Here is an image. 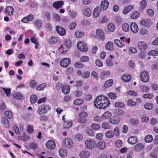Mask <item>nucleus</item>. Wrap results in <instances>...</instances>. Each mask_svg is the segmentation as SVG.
I'll return each mask as SVG.
<instances>
[{
    "label": "nucleus",
    "mask_w": 158,
    "mask_h": 158,
    "mask_svg": "<svg viewBox=\"0 0 158 158\" xmlns=\"http://www.w3.org/2000/svg\"><path fill=\"white\" fill-rule=\"evenodd\" d=\"M102 97L103 96H99L97 97L94 102V105L97 108L101 109L102 107Z\"/></svg>",
    "instance_id": "obj_1"
},
{
    "label": "nucleus",
    "mask_w": 158,
    "mask_h": 158,
    "mask_svg": "<svg viewBox=\"0 0 158 158\" xmlns=\"http://www.w3.org/2000/svg\"><path fill=\"white\" fill-rule=\"evenodd\" d=\"M88 116V114L86 112L81 111L79 114L78 122L81 123H84L86 122V118Z\"/></svg>",
    "instance_id": "obj_2"
},
{
    "label": "nucleus",
    "mask_w": 158,
    "mask_h": 158,
    "mask_svg": "<svg viewBox=\"0 0 158 158\" xmlns=\"http://www.w3.org/2000/svg\"><path fill=\"white\" fill-rule=\"evenodd\" d=\"M97 37L102 40H103L105 37V34L102 30L98 29L96 32Z\"/></svg>",
    "instance_id": "obj_3"
},
{
    "label": "nucleus",
    "mask_w": 158,
    "mask_h": 158,
    "mask_svg": "<svg viewBox=\"0 0 158 158\" xmlns=\"http://www.w3.org/2000/svg\"><path fill=\"white\" fill-rule=\"evenodd\" d=\"M45 145L48 149L52 150L54 149L56 146V143L52 140H49L46 143Z\"/></svg>",
    "instance_id": "obj_4"
},
{
    "label": "nucleus",
    "mask_w": 158,
    "mask_h": 158,
    "mask_svg": "<svg viewBox=\"0 0 158 158\" xmlns=\"http://www.w3.org/2000/svg\"><path fill=\"white\" fill-rule=\"evenodd\" d=\"M56 29L57 32L60 35L63 36L65 35L66 30L63 27L60 26H57L56 27Z\"/></svg>",
    "instance_id": "obj_5"
},
{
    "label": "nucleus",
    "mask_w": 158,
    "mask_h": 158,
    "mask_svg": "<svg viewBox=\"0 0 158 158\" xmlns=\"http://www.w3.org/2000/svg\"><path fill=\"white\" fill-rule=\"evenodd\" d=\"M140 77L141 80L143 82H146L149 80V76L146 71H143L140 74Z\"/></svg>",
    "instance_id": "obj_6"
},
{
    "label": "nucleus",
    "mask_w": 158,
    "mask_h": 158,
    "mask_svg": "<svg viewBox=\"0 0 158 158\" xmlns=\"http://www.w3.org/2000/svg\"><path fill=\"white\" fill-rule=\"evenodd\" d=\"M138 48L140 50H142V52L141 54H142V56H143L144 53L142 51L145 50L147 48V45L145 43L143 42H139L138 44Z\"/></svg>",
    "instance_id": "obj_7"
},
{
    "label": "nucleus",
    "mask_w": 158,
    "mask_h": 158,
    "mask_svg": "<svg viewBox=\"0 0 158 158\" xmlns=\"http://www.w3.org/2000/svg\"><path fill=\"white\" fill-rule=\"evenodd\" d=\"M77 48L80 51L85 52L88 50V48L85 44L81 41H80L77 44Z\"/></svg>",
    "instance_id": "obj_8"
},
{
    "label": "nucleus",
    "mask_w": 158,
    "mask_h": 158,
    "mask_svg": "<svg viewBox=\"0 0 158 158\" xmlns=\"http://www.w3.org/2000/svg\"><path fill=\"white\" fill-rule=\"evenodd\" d=\"M71 60L69 58H64L60 61V65L63 67H66L70 63Z\"/></svg>",
    "instance_id": "obj_9"
},
{
    "label": "nucleus",
    "mask_w": 158,
    "mask_h": 158,
    "mask_svg": "<svg viewBox=\"0 0 158 158\" xmlns=\"http://www.w3.org/2000/svg\"><path fill=\"white\" fill-rule=\"evenodd\" d=\"M95 142L92 139L87 140L85 142V146L89 149L93 148L94 146Z\"/></svg>",
    "instance_id": "obj_10"
},
{
    "label": "nucleus",
    "mask_w": 158,
    "mask_h": 158,
    "mask_svg": "<svg viewBox=\"0 0 158 158\" xmlns=\"http://www.w3.org/2000/svg\"><path fill=\"white\" fill-rule=\"evenodd\" d=\"M34 16L32 14H30L26 17L23 18L22 20V22L24 23H27L29 21H32L34 19Z\"/></svg>",
    "instance_id": "obj_11"
},
{
    "label": "nucleus",
    "mask_w": 158,
    "mask_h": 158,
    "mask_svg": "<svg viewBox=\"0 0 158 158\" xmlns=\"http://www.w3.org/2000/svg\"><path fill=\"white\" fill-rule=\"evenodd\" d=\"M140 24L146 27H148L152 24L151 20L149 19L142 20L140 22Z\"/></svg>",
    "instance_id": "obj_12"
},
{
    "label": "nucleus",
    "mask_w": 158,
    "mask_h": 158,
    "mask_svg": "<svg viewBox=\"0 0 158 158\" xmlns=\"http://www.w3.org/2000/svg\"><path fill=\"white\" fill-rule=\"evenodd\" d=\"M102 107L101 109H105L107 107L110 105V103L107 97H104L102 101Z\"/></svg>",
    "instance_id": "obj_13"
},
{
    "label": "nucleus",
    "mask_w": 158,
    "mask_h": 158,
    "mask_svg": "<svg viewBox=\"0 0 158 158\" xmlns=\"http://www.w3.org/2000/svg\"><path fill=\"white\" fill-rule=\"evenodd\" d=\"M130 28L132 32L134 33H137L138 31V28L137 25L135 23H132L131 24Z\"/></svg>",
    "instance_id": "obj_14"
},
{
    "label": "nucleus",
    "mask_w": 158,
    "mask_h": 158,
    "mask_svg": "<svg viewBox=\"0 0 158 158\" xmlns=\"http://www.w3.org/2000/svg\"><path fill=\"white\" fill-rule=\"evenodd\" d=\"M1 121L4 126L7 128H8L10 127V124L9 121L6 117H2L1 118Z\"/></svg>",
    "instance_id": "obj_15"
},
{
    "label": "nucleus",
    "mask_w": 158,
    "mask_h": 158,
    "mask_svg": "<svg viewBox=\"0 0 158 158\" xmlns=\"http://www.w3.org/2000/svg\"><path fill=\"white\" fill-rule=\"evenodd\" d=\"M90 155V153L89 152L83 151L80 152L79 156L81 158H87Z\"/></svg>",
    "instance_id": "obj_16"
},
{
    "label": "nucleus",
    "mask_w": 158,
    "mask_h": 158,
    "mask_svg": "<svg viewBox=\"0 0 158 158\" xmlns=\"http://www.w3.org/2000/svg\"><path fill=\"white\" fill-rule=\"evenodd\" d=\"M128 143L131 144H134L137 142V138L136 136L129 137L127 140Z\"/></svg>",
    "instance_id": "obj_17"
},
{
    "label": "nucleus",
    "mask_w": 158,
    "mask_h": 158,
    "mask_svg": "<svg viewBox=\"0 0 158 158\" xmlns=\"http://www.w3.org/2000/svg\"><path fill=\"white\" fill-rule=\"evenodd\" d=\"M144 148V146L142 143H138L136 144L134 147V150L137 152H139L143 149Z\"/></svg>",
    "instance_id": "obj_18"
},
{
    "label": "nucleus",
    "mask_w": 158,
    "mask_h": 158,
    "mask_svg": "<svg viewBox=\"0 0 158 158\" xmlns=\"http://www.w3.org/2000/svg\"><path fill=\"white\" fill-rule=\"evenodd\" d=\"M14 8L11 6H8L6 9V13L9 16H11L13 14Z\"/></svg>",
    "instance_id": "obj_19"
},
{
    "label": "nucleus",
    "mask_w": 158,
    "mask_h": 158,
    "mask_svg": "<svg viewBox=\"0 0 158 158\" xmlns=\"http://www.w3.org/2000/svg\"><path fill=\"white\" fill-rule=\"evenodd\" d=\"M109 3L107 0H104L102 2L101 4V9L104 10H106L108 8Z\"/></svg>",
    "instance_id": "obj_20"
},
{
    "label": "nucleus",
    "mask_w": 158,
    "mask_h": 158,
    "mask_svg": "<svg viewBox=\"0 0 158 158\" xmlns=\"http://www.w3.org/2000/svg\"><path fill=\"white\" fill-rule=\"evenodd\" d=\"M13 97L14 98L21 100L24 98L23 95L19 92H17L13 95Z\"/></svg>",
    "instance_id": "obj_21"
},
{
    "label": "nucleus",
    "mask_w": 158,
    "mask_h": 158,
    "mask_svg": "<svg viewBox=\"0 0 158 158\" xmlns=\"http://www.w3.org/2000/svg\"><path fill=\"white\" fill-rule=\"evenodd\" d=\"M63 4L64 2L63 1H57L53 3V6L56 9H58L62 7Z\"/></svg>",
    "instance_id": "obj_22"
},
{
    "label": "nucleus",
    "mask_w": 158,
    "mask_h": 158,
    "mask_svg": "<svg viewBox=\"0 0 158 158\" xmlns=\"http://www.w3.org/2000/svg\"><path fill=\"white\" fill-rule=\"evenodd\" d=\"M96 147L100 150H103L106 147V143L105 142L101 141L98 142L96 145Z\"/></svg>",
    "instance_id": "obj_23"
},
{
    "label": "nucleus",
    "mask_w": 158,
    "mask_h": 158,
    "mask_svg": "<svg viewBox=\"0 0 158 158\" xmlns=\"http://www.w3.org/2000/svg\"><path fill=\"white\" fill-rule=\"evenodd\" d=\"M59 153L61 157H64L67 155V152L65 149L62 148L59 150Z\"/></svg>",
    "instance_id": "obj_24"
},
{
    "label": "nucleus",
    "mask_w": 158,
    "mask_h": 158,
    "mask_svg": "<svg viewBox=\"0 0 158 158\" xmlns=\"http://www.w3.org/2000/svg\"><path fill=\"white\" fill-rule=\"evenodd\" d=\"M83 14L86 16L89 17L91 15V11L89 8H85L83 10Z\"/></svg>",
    "instance_id": "obj_25"
},
{
    "label": "nucleus",
    "mask_w": 158,
    "mask_h": 158,
    "mask_svg": "<svg viewBox=\"0 0 158 158\" xmlns=\"http://www.w3.org/2000/svg\"><path fill=\"white\" fill-rule=\"evenodd\" d=\"M38 100L37 96L35 94H32L30 97V101L31 104H34Z\"/></svg>",
    "instance_id": "obj_26"
},
{
    "label": "nucleus",
    "mask_w": 158,
    "mask_h": 158,
    "mask_svg": "<svg viewBox=\"0 0 158 158\" xmlns=\"http://www.w3.org/2000/svg\"><path fill=\"white\" fill-rule=\"evenodd\" d=\"M64 144L66 146L69 147L73 144V142L72 140L69 138L65 139L64 140Z\"/></svg>",
    "instance_id": "obj_27"
},
{
    "label": "nucleus",
    "mask_w": 158,
    "mask_h": 158,
    "mask_svg": "<svg viewBox=\"0 0 158 158\" xmlns=\"http://www.w3.org/2000/svg\"><path fill=\"white\" fill-rule=\"evenodd\" d=\"M42 24V22L40 20H36L34 22L35 25L38 29L41 27Z\"/></svg>",
    "instance_id": "obj_28"
},
{
    "label": "nucleus",
    "mask_w": 158,
    "mask_h": 158,
    "mask_svg": "<svg viewBox=\"0 0 158 158\" xmlns=\"http://www.w3.org/2000/svg\"><path fill=\"white\" fill-rule=\"evenodd\" d=\"M62 89L63 93L65 94H67L69 92L70 89L69 86H64Z\"/></svg>",
    "instance_id": "obj_29"
},
{
    "label": "nucleus",
    "mask_w": 158,
    "mask_h": 158,
    "mask_svg": "<svg viewBox=\"0 0 158 158\" xmlns=\"http://www.w3.org/2000/svg\"><path fill=\"white\" fill-rule=\"evenodd\" d=\"M133 8V6H132L131 5L128 6L126 7L124 10L123 11V13L124 14H127Z\"/></svg>",
    "instance_id": "obj_30"
},
{
    "label": "nucleus",
    "mask_w": 158,
    "mask_h": 158,
    "mask_svg": "<svg viewBox=\"0 0 158 158\" xmlns=\"http://www.w3.org/2000/svg\"><path fill=\"white\" fill-rule=\"evenodd\" d=\"M106 48L109 50H111L113 49V44L111 41H108L106 45Z\"/></svg>",
    "instance_id": "obj_31"
},
{
    "label": "nucleus",
    "mask_w": 158,
    "mask_h": 158,
    "mask_svg": "<svg viewBox=\"0 0 158 158\" xmlns=\"http://www.w3.org/2000/svg\"><path fill=\"white\" fill-rule=\"evenodd\" d=\"M144 140L146 143H150L152 141V136L151 135H148L145 137Z\"/></svg>",
    "instance_id": "obj_32"
},
{
    "label": "nucleus",
    "mask_w": 158,
    "mask_h": 158,
    "mask_svg": "<svg viewBox=\"0 0 158 158\" xmlns=\"http://www.w3.org/2000/svg\"><path fill=\"white\" fill-rule=\"evenodd\" d=\"M113 84V80L112 79L109 80L105 82L104 84V86L106 87H110Z\"/></svg>",
    "instance_id": "obj_33"
},
{
    "label": "nucleus",
    "mask_w": 158,
    "mask_h": 158,
    "mask_svg": "<svg viewBox=\"0 0 158 158\" xmlns=\"http://www.w3.org/2000/svg\"><path fill=\"white\" fill-rule=\"evenodd\" d=\"M111 115V113L109 111L105 112L102 116L103 119H107L110 118Z\"/></svg>",
    "instance_id": "obj_34"
},
{
    "label": "nucleus",
    "mask_w": 158,
    "mask_h": 158,
    "mask_svg": "<svg viewBox=\"0 0 158 158\" xmlns=\"http://www.w3.org/2000/svg\"><path fill=\"white\" fill-rule=\"evenodd\" d=\"M102 127L105 129H109L111 126L109 123L108 122L103 123L102 125Z\"/></svg>",
    "instance_id": "obj_35"
},
{
    "label": "nucleus",
    "mask_w": 158,
    "mask_h": 158,
    "mask_svg": "<svg viewBox=\"0 0 158 158\" xmlns=\"http://www.w3.org/2000/svg\"><path fill=\"white\" fill-rule=\"evenodd\" d=\"M100 9L99 7H97L94 9L93 12L94 16L95 17H97L99 15L100 12Z\"/></svg>",
    "instance_id": "obj_36"
},
{
    "label": "nucleus",
    "mask_w": 158,
    "mask_h": 158,
    "mask_svg": "<svg viewBox=\"0 0 158 158\" xmlns=\"http://www.w3.org/2000/svg\"><path fill=\"white\" fill-rule=\"evenodd\" d=\"M72 125V121L65 122L64 123V127L65 128H69L71 127Z\"/></svg>",
    "instance_id": "obj_37"
},
{
    "label": "nucleus",
    "mask_w": 158,
    "mask_h": 158,
    "mask_svg": "<svg viewBox=\"0 0 158 158\" xmlns=\"http://www.w3.org/2000/svg\"><path fill=\"white\" fill-rule=\"evenodd\" d=\"M122 79L124 82L129 81L131 79V76L130 75H125L123 77Z\"/></svg>",
    "instance_id": "obj_38"
},
{
    "label": "nucleus",
    "mask_w": 158,
    "mask_h": 158,
    "mask_svg": "<svg viewBox=\"0 0 158 158\" xmlns=\"http://www.w3.org/2000/svg\"><path fill=\"white\" fill-rule=\"evenodd\" d=\"M46 86V84L45 83H44L40 84L37 86L36 88V89L38 90H43L44 89L45 87Z\"/></svg>",
    "instance_id": "obj_39"
},
{
    "label": "nucleus",
    "mask_w": 158,
    "mask_h": 158,
    "mask_svg": "<svg viewBox=\"0 0 158 158\" xmlns=\"http://www.w3.org/2000/svg\"><path fill=\"white\" fill-rule=\"evenodd\" d=\"M83 100L80 99H77L73 102V103L77 105H80L83 104Z\"/></svg>",
    "instance_id": "obj_40"
},
{
    "label": "nucleus",
    "mask_w": 158,
    "mask_h": 158,
    "mask_svg": "<svg viewBox=\"0 0 158 158\" xmlns=\"http://www.w3.org/2000/svg\"><path fill=\"white\" fill-rule=\"evenodd\" d=\"M4 114L5 116L9 119H11L13 115L11 111H6L5 112Z\"/></svg>",
    "instance_id": "obj_41"
},
{
    "label": "nucleus",
    "mask_w": 158,
    "mask_h": 158,
    "mask_svg": "<svg viewBox=\"0 0 158 158\" xmlns=\"http://www.w3.org/2000/svg\"><path fill=\"white\" fill-rule=\"evenodd\" d=\"M57 41V39L56 37H52L49 39L48 41V43L50 44H53L56 43Z\"/></svg>",
    "instance_id": "obj_42"
},
{
    "label": "nucleus",
    "mask_w": 158,
    "mask_h": 158,
    "mask_svg": "<svg viewBox=\"0 0 158 158\" xmlns=\"http://www.w3.org/2000/svg\"><path fill=\"white\" fill-rule=\"evenodd\" d=\"M114 43L118 46L122 47L124 46V44L118 39H115L114 40Z\"/></svg>",
    "instance_id": "obj_43"
},
{
    "label": "nucleus",
    "mask_w": 158,
    "mask_h": 158,
    "mask_svg": "<svg viewBox=\"0 0 158 158\" xmlns=\"http://www.w3.org/2000/svg\"><path fill=\"white\" fill-rule=\"evenodd\" d=\"M71 45V42L69 40L67 39L65 40L64 42V45H65L68 48H70Z\"/></svg>",
    "instance_id": "obj_44"
},
{
    "label": "nucleus",
    "mask_w": 158,
    "mask_h": 158,
    "mask_svg": "<svg viewBox=\"0 0 158 158\" xmlns=\"http://www.w3.org/2000/svg\"><path fill=\"white\" fill-rule=\"evenodd\" d=\"M2 89L6 93V96L9 97L10 95L11 89L10 88H2Z\"/></svg>",
    "instance_id": "obj_45"
},
{
    "label": "nucleus",
    "mask_w": 158,
    "mask_h": 158,
    "mask_svg": "<svg viewBox=\"0 0 158 158\" xmlns=\"http://www.w3.org/2000/svg\"><path fill=\"white\" fill-rule=\"evenodd\" d=\"M114 113L116 115H122L123 111L121 109H116L114 111Z\"/></svg>",
    "instance_id": "obj_46"
},
{
    "label": "nucleus",
    "mask_w": 158,
    "mask_h": 158,
    "mask_svg": "<svg viewBox=\"0 0 158 158\" xmlns=\"http://www.w3.org/2000/svg\"><path fill=\"white\" fill-rule=\"evenodd\" d=\"M120 121V119L119 118L115 119H111L110 120V122L112 124H118Z\"/></svg>",
    "instance_id": "obj_47"
},
{
    "label": "nucleus",
    "mask_w": 158,
    "mask_h": 158,
    "mask_svg": "<svg viewBox=\"0 0 158 158\" xmlns=\"http://www.w3.org/2000/svg\"><path fill=\"white\" fill-rule=\"evenodd\" d=\"M108 28L110 32H113L115 30V27L112 23H109L108 25Z\"/></svg>",
    "instance_id": "obj_48"
},
{
    "label": "nucleus",
    "mask_w": 158,
    "mask_h": 158,
    "mask_svg": "<svg viewBox=\"0 0 158 158\" xmlns=\"http://www.w3.org/2000/svg\"><path fill=\"white\" fill-rule=\"evenodd\" d=\"M122 29L125 32H128L129 30V26L127 23H125L122 25Z\"/></svg>",
    "instance_id": "obj_49"
},
{
    "label": "nucleus",
    "mask_w": 158,
    "mask_h": 158,
    "mask_svg": "<svg viewBox=\"0 0 158 158\" xmlns=\"http://www.w3.org/2000/svg\"><path fill=\"white\" fill-rule=\"evenodd\" d=\"M89 72L88 71H85L83 72L82 77L83 78L86 79L88 78L90 75Z\"/></svg>",
    "instance_id": "obj_50"
},
{
    "label": "nucleus",
    "mask_w": 158,
    "mask_h": 158,
    "mask_svg": "<svg viewBox=\"0 0 158 158\" xmlns=\"http://www.w3.org/2000/svg\"><path fill=\"white\" fill-rule=\"evenodd\" d=\"M106 136L107 138H110L113 137L114 134L112 131H109L106 133Z\"/></svg>",
    "instance_id": "obj_51"
},
{
    "label": "nucleus",
    "mask_w": 158,
    "mask_h": 158,
    "mask_svg": "<svg viewBox=\"0 0 158 158\" xmlns=\"http://www.w3.org/2000/svg\"><path fill=\"white\" fill-rule=\"evenodd\" d=\"M31 40L32 43H34L35 45L38 46L39 45V42L36 37H33L31 38Z\"/></svg>",
    "instance_id": "obj_52"
},
{
    "label": "nucleus",
    "mask_w": 158,
    "mask_h": 158,
    "mask_svg": "<svg viewBox=\"0 0 158 158\" xmlns=\"http://www.w3.org/2000/svg\"><path fill=\"white\" fill-rule=\"evenodd\" d=\"M115 106L116 107L122 108L124 107L125 105L122 102H118L115 103Z\"/></svg>",
    "instance_id": "obj_53"
},
{
    "label": "nucleus",
    "mask_w": 158,
    "mask_h": 158,
    "mask_svg": "<svg viewBox=\"0 0 158 158\" xmlns=\"http://www.w3.org/2000/svg\"><path fill=\"white\" fill-rule=\"evenodd\" d=\"M29 86L32 88H35L37 85V82L35 80H33L29 83Z\"/></svg>",
    "instance_id": "obj_54"
},
{
    "label": "nucleus",
    "mask_w": 158,
    "mask_h": 158,
    "mask_svg": "<svg viewBox=\"0 0 158 158\" xmlns=\"http://www.w3.org/2000/svg\"><path fill=\"white\" fill-rule=\"evenodd\" d=\"M148 54L149 55H152L157 56L158 55V51L157 50H152L148 52Z\"/></svg>",
    "instance_id": "obj_55"
},
{
    "label": "nucleus",
    "mask_w": 158,
    "mask_h": 158,
    "mask_svg": "<svg viewBox=\"0 0 158 158\" xmlns=\"http://www.w3.org/2000/svg\"><path fill=\"white\" fill-rule=\"evenodd\" d=\"M74 66L76 68H81L83 65L82 63L80 62H76L74 64Z\"/></svg>",
    "instance_id": "obj_56"
},
{
    "label": "nucleus",
    "mask_w": 158,
    "mask_h": 158,
    "mask_svg": "<svg viewBox=\"0 0 158 158\" xmlns=\"http://www.w3.org/2000/svg\"><path fill=\"white\" fill-rule=\"evenodd\" d=\"M127 104L128 106H135L136 103V102L133 101L132 100L129 99L127 101Z\"/></svg>",
    "instance_id": "obj_57"
},
{
    "label": "nucleus",
    "mask_w": 158,
    "mask_h": 158,
    "mask_svg": "<svg viewBox=\"0 0 158 158\" xmlns=\"http://www.w3.org/2000/svg\"><path fill=\"white\" fill-rule=\"evenodd\" d=\"M122 144V142L120 140H118L115 143V146L117 148H120Z\"/></svg>",
    "instance_id": "obj_58"
},
{
    "label": "nucleus",
    "mask_w": 158,
    "mask_h": 158,
    "mask_svg": "<svg viewBox=\"0 0 158 158\" xmlns=\"http://www.w3.org/2000/svg\"><path fill=\"white\" fill-rule=\"evenodd\" d=\"M76 84L74 85V86L77 87H80L83 84V81H75Z\"/></svg>",
    "instance_id": "obj_59"
},
{
    "label": "nucleus",
    "mask_w": 158,
    "mask_h": 158,
    "mask_svg": "<svg viewBox=\"0 0 158 158\" xmlns=\"http://www.w3.org/2000/svg\"><path fill=\"white\" fill-rule=\"evenodd\" d=\"M139 16V14L137 11H136L132 14L131 17L133 19H137Z\"/></svg>",
    "instance_id": "obj_60"
},
{
    "label": "nucleus",
    "mask_w": 158,
    "mask_h": 158,
    "mask_svg": "<svg viewBox=\"0 0 158 158\" xmlns=\"http://www.w3.org/2000/svg\"><path fill=\"white\" fill-rule=\"evenodd\" d=\"M89 57L85 56H83L81 57L80 60L81 62H85L89 60Z\"/></svg>",
    "instance_id": "obj_61"
},
{
    "label": "nucleus",
    "mask_w": 158,
    "mask_h": 158,
    "mask_svg": "<svg viewBox=\"0 0 158 158\" xmlns=\"http://www.w3.org/2000/svg\"><path fill=\"white\" fill-rule=\"evenodd\" d=\"M34 131L33 126L28 125L27 127V131L30 134L32 133Z\"/></svg>",
    "instance_id": "obj_62"
},
{
    "label": "nucleus",
    "mask_w": 158,
    "mask_h": 158,
    "mask_svg": "<svg viewBox=\"0 0 158 158\" xmlns=\"http://www.w3.org/2000/svg\"><path fill=\"white\" fill-rule=\"evenodd\" d=\"M147 5V3L145 1H143L140 3V6L141 9H144Z\"/></svg>",
    "instance_id": "obj_63"
},
{
    "label": "nucleus",
    "mask_w": 158,
    "mask_h": 158,
    "mask_svg": "<svg viewBox=\"0 0 158 158\" xmlns=\"http://www.w3.org/2000/svg\"><path fill=\"white\" fill-rule=\"evenodd\" d=\"M82 94V92L81 91L77 90L74 92V95L77 97L81 96Z\"/></svg>",
    "instance_id": "obj_64"
}]
</instances>
